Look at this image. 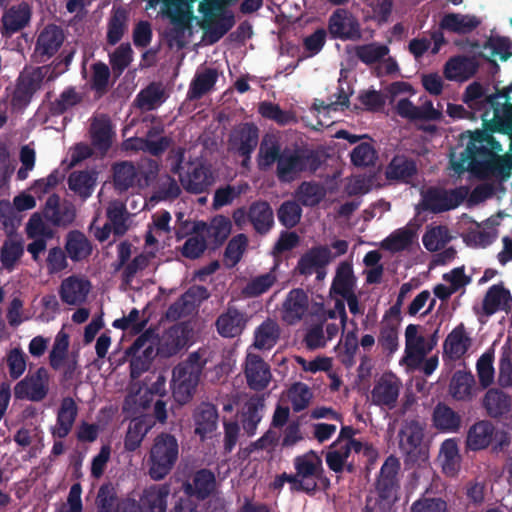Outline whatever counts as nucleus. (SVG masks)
Masks as SVG:
<instances>
[{
  "label": "nucleus",
  "mask_w": 512,
  "mask_h": 512,
  "mask_svg": "<svg viewBox=\"0 0 512 512\" xmlns=\"http://www.w3.org/2000/svg\"><path fill=\"white\" fill-rule=\"evenodd\" d=\"M89 136L94 150L102 156L106 155L115 136L110 118L105 114L93 117L89 128Z\"/></svg>",
  "instance_id": "f3484780"
},
{
  "label": "nucleus",
  "mask_w": 512,
  "mask_h": 512,
  "mask_svg": "<svg viewBox=\"0 0 512 512\" xmlns=\"http://www.w3.org/2000/svg\"><path fill=\"white\" fill-rule=\"evenodd\" d=\"M170 22L172 28L168 31L167 37L170 43H174L179 48L185 46V35L187 31H191V22L193 14L190 10H184L180 7L170 13Z\"/></svg>",
  "instance_id": "c9c22d12"
},
{
  "label": "nucleus",
  "mask_w": 512,
  "mask_h": 512,
  "mask_svg": "<svg viewBox=\"0 0 512 512\" xmlns=\"http://www.w3.org/2000/svg\"><path fill=\"white\" fill-rule=\"evenodd\" d=\"M321 164L320 155L314 149L299 146L293 149L285 147L276 166V176L281 183H291L302 173H315Z\"/></svg>",
  "instance_id": "f03ea898"
},
{
  "label": "nucleus",
  "mask_w": 512,
  "mask_h": 512,
  "mask_svg": "<svg viewBox=\"0 0 512 512\" xmlns=\"http://www.w3.org/2000/svg\"><path fill=\"white\" fill-rule=\"evenodd\" d=\"M23 254L24 246L22 240L6 239L0 249V261L3 268L12 271Z\"/></svg>",
  "instance_id": "4d7b16f0"
},
{
  "label": "nucleus",
  "mask_w": 512,
  "mask_h": 512,
  "mask_svg": "<svg viewBox=\"0 0 512 512\" xmlns=\"http://www.w3.org/2000/svg\"><path fill=\"white\" fill-rule=\"evenodd\" d=\"M164 90L157 83H151L136 96V106L142 110L151 111L163 102Z\"/></svg>",
  "instance_id": "5fc2aeb1"
},
{
  "label": "nucleus",
  "mask_w": 512,
  "mask_h": 512,
  "mask_svg": "<svg viewBox=\"0 0 512 512\" xmlns=\"http://www.w3.org/2000/svg\"><path fill=\"white\" fill-rule=\"evenodd\" d=\"M327 29L334 40L358 41L362 38L361 24L348 9H336L329 16Z\"/></svg>",
  "instance_id": "9d476101"
},
{
  "label": "nucleus",
  "mask_w": 512,
  "mask_h": 512,
  "mask_svg": "<svg viewBox=\"0 0 512 512\" xmlns=\"http://www.w3.org/2000/svg\"><path fill=\"white\" fill-rule=\"evenodd\" d=\"M78 415V407L71 397L62 399L56 419V425L52 428L55 438L63 439L71 432Z\"/></svg>",
  "instance_id": "473e14b6"
},
{
  "label": "nucleus",
  "mask_w": 512,
  "mask_h": 512,
  "mask_svg": "<svg viewBox=\"0 0 512 512\" xmlns=\"http://www.w3.org/2000/svg\"><path fill=\"white\" fill-rule=\"evenodd\" d=\"M497 439L494 449H502L509 444L507 433L497 431L489 420H479L468 430L466 446L471 451H480L488 448L493 440Z\"/></svg>",
  "instance_id": "1a4fd4ad"
},
{
  "label": "nucleus",
  "mask_w": 512,
  "mask_h": 512,
  "mask_svg": "<svg viewBox=\"0 0 512 512\" xmlns=\"http://www.w3.org/2000/svg\"><path fill=\"white\" fill-rule=\"evenodd\" d=\"M449 241V230L443 225L428 229L422 237L424 247L430 252L442 249Z\"/></svg>",
  "instance_id": "338daca9"
},
{
  "label": "nucleus",
  "mask_w": 512,
  "mask_h": 512,
  "mask_svg": "<svg viewBox=\"0 0 512 512\" xmlns=\"http://www.w3.org/2000/svg\"><path fill=\"white\" fill-rule=\"evenodd\" d=\"M424 424L417 419L404 420L399 433V449L405 455V461L416 462L422 451Z\"/></svg>",
  "instance_id": "9b49d317"
},
{
  "label": "nucleus",
  "mask_w": 512,
  "mask_h": 512,
  "mask_svg": "<svg viewBox=\"0 0 512 512\" xmlns=\"http://www.w3.org/2000/svg\"><path fill=\"white\" fill-rule=\"evenodd\" d=\"M69 335L60 331L54 340L52 349L49 353V364L55 371L59 370L68 359Z\"/></svg>",
  "instance_id": "052dcab7"
},
{
  "label": "nucleus",
  "mask_w": 512,
  "mask_h": 512,
  "mask_svg": "<svg viewBox=\"0 0 512 512\" xmlns=\"http://www.w3.org/2000/svg\"><path fill=\"white\" fill-rule=\"evenodd\" d=\"M43 75L38 69L31 75L20 79L13 94V104L15 106H26L30 103L35 92L40 89Z\"/></svg>",
  "instance_id": "37998d69"
},
{
  "label": "nucleus",
  "mask_w": 512,
  "mask_h": 512,
  "mask_svg": "<svg viewBox=\"0 0 512 512\" xmlns=\"http://www.w3.org/2000/svg\"><path fill=\"white\" fill-rule=\"evenodd\" d=\"M198 11L203 15L199 25L210 45L217 43L235 25L233 13L226 10L218 0L201 2Z\"/></svg>",
  "instance_id": "423d86ee"
},
{
  "label": "nucleus",
  "mask_w": 512,
  "mask_h": 512,
  "mask_svg": "<svg viewBox=\"0 0 512 512\" xmlns=\"http://www.w3.org/2000/svg\"><path fill=\"white\" fill-rule=\"evenodd\" d=\"M471 339L467 335L463 323L457 325L447 336L443 344V352L451 360L460 359L469 349Z\"/></svg>",
  "instance_id": "4c0bfd02"
},
{
  "label": "nucleus",
  "mask_w": 512,
  "mask_h": 512,
  "mask_svg": "<svg viewBox=\"0 0 512 512\" xmlns=\"http://www.w3.org/2000/svg\"><path fill=\"white\" fill-rule=\"evenodd\" d=\"M183 188L192 194L206 192L214 182L211 170L202 163H189L187 172L179 175Z\"/></svg>",
  "instance_id": "a211bd4d"
},
{
  "label": "nucleus",
  "mask_w": 512,
  "mask_h": 512,
  "mask_svg": "<svg viewBox=\"0 0 512 512\" xmlns=\"http://www.w3.org/2000/svg\"><path fill=\"white\" fill-rule=\"evenodd\" d=\"M217 482L215 474L207 468L197 470L191 480L182 484L183 494L193 496L198 501L208 499L216 490Z\"/></svg>",
  "instance_id": "6ab92c4d"
},
{
  "label": "nucleus",
  "mask_w": 512,
  "mask_h": 512,
  "mask_svg": "<svg viewBox=\"0 0 512 512\" xmlns=\"http://www.w3.org/2000/svg\"><path fill=\"white\" fill-rule=\"evenodd\" d=\"M467 194L468 190L465 187L449 190L430 187L423 194L422 205L424 210L438 214L457 208L465 200Z\"/></svg>",
  "instance_id": "6e6552de"
},
{
  "label": "nucleus",
  "mask_w": 512,
  "mask_h": 512,
  "mask_svg": "<svg viewBox=\"0 0 512 512\" xmlns=\"http://www.w3.org/2000/svg\"><path fill=\"white\" fill-rule=\"evenodd\" d=\"M169 494L168 484L151 485L144 490L141 502L150 512H166Z\"/></svg>",
  "instance_id": "49530a36"
},
{
  "label": "nucleus",
  "mask_w": 512,
  "mask_h": 512,
  "mask_svg": "<svg viewBox=\"0 0 512 512\" xmlns=\"http://www.w3.org/2000/svg\"><path fill=\"white\" fill-rule=\"evenodd\" d=\"M385 178L389 181L409 183L417 174V165L412 158L395 155L385 169Z\"/></svg>",
  "instance_id": "f704fd0d"
},
{
  "label": "nucleus",
  "mask_w": 512,
  "mask_h": 512,
  "mask_svg": "<svg viewBox=\"0 0 512 512\" xmlns=\"http://www.w3.org/2000/svg\"><path fill=\"white\" fill-rule=\"evenodd\" d=\"M91 71L90 87L99 97H102L109 88L110 69L107 64L98 61L92 64Z\"/></svg>",
  "instance_id": "0e129e2a"
},
{
  "label": "nucleus",
  "mask_w": 512,
  "mask_h": 512,
  "mask_svg": "<svg viewBox=\"0 0 512 512\" xmlns=\"http://www.w3.org/2000/svg\"><path fill=\"white\" fill-rule=\"evenodd\" d=\"M332 259L333 254L327 245L313 246L301 255L295 273L305 277L311 276L317 268H326Z\"/></svg>",
  "instance_id": "412c9836"
},
{
  "label": "nucleus",
  "mask_w": 512,
  "mask_h": 512,
  "mask_svg": "<svg viewBox=\"0 0 512 512\" xmlns=\"http://www.w3.org/2000/svg\"><path fill=\"white\" fill-rule=\"evenodd\" d=\"M295 473H292L293 488L297 493L314 496L319 490V482L329 484L323 475L324 469L321 458L313 451L298 455L293 459Z\"/></svg>",
  "instance_id": "39448f33"
},
{
  "label": "nucleus",
  "mask_w": 512,
  "mask_h": 512,
  "mask_svg": "<svg viewBox=\"0 0 512 512\" xmlns=\"http://www.w3.org/2000/svg\"><path fill=\"white\" fill-rule=\"evenodd\" d=\"M129 13L122 6L113 7L107 24L106 41L114 46L123 38L128 29Z\"/></svg>",
  "instance_id": "c03bdc74"
},
{
  "label": "nucleus",
  "mask_w": 512,
  "mask_h": 512,
  "mask_svg": "<svg viewBox=\"0 0 512 512\" xmlns=\"http://www.w3.org/2000/svg\"><path fill=\"white\" fill-rule=\"evenodd\" d=\"M123 499L118 496L112 483H104L100 486L95 500L97 512H119Z\"/></svg>",
  "instance_id": "09e8293b"
},
{
  "label": "nucleus",
  "mask_w": 512,
  "mask_h": 512,
  "mask_svg": "<svg viewBox=\"0 0 512 512\" xmlns=\"http://www.w3.org/2000/svg\"><path fill=\"white\" fill-rule=\"evenodd\" d=\"M283 149L279 138L275 134L266 133L260 142L257 155V165L261 171H267L275 163H279Z\"/></svg>",
  "instance_id": "c85d7f7f"
},
{
  "label": "nucleus",
  "mask_w": 512,
  "mask_h": 512,
  "mask_svg": "<svg viewBox=\"0 0 512 512\" xmlns=\"http://www.w3.org/2000/svg\"><path fill=\"white\" fill-rule=\"evenodd\" d=\"M279 337V325L268 318L255 329L253 345L260 350H270L277 344Z\"/></svg>",
  "instance_id": "a18cd8bd"
},
{
  "label": "nucleus",
  "mask_w": 512,
  "mask_h": 512,
  "mask_svg": "<svg viewBox=\"0 0 512 512\" xmlns=\"http://www.w3.org/2000/svg\"><path fill=\"white\" fill-rule=\"evenodd\" d=\"M276 265L267 273L252 278L243 288L246 297H258L266 293L277 281Z\"/></svg>",
  "instance_id": "864d4df0"
},
{
  "label": "nucleus",
  "mask_w": 512,
  "mask_h": 512,
  "mask_svg": "<svg viewBox=\"0 0 512 512\" xmlns=\"http://www.w3.org/2000/svg\"><path fill=\"white\" fill-rule=\"evenodd\" d=\"M32 10L28 3L21 2L5 10L1 17L3 37H11L26 28L31 20Z\"/></svg>",
  "instance_id": "4be33fe9"
},
{
  "label": "nucleus",
  "mask_w": 512,
  "mask_h": 512,
  "mask_svg": "<svg viewBox=\"0 0 512 512\" xmlns=\"http://www.w3.org/2000/svg\"><path fill=\"white\" fill-rule=\"evenodd\" d=\"M258 112L263 118L272 120L282 126L296 121L295 115L292 112L282 110L278 104L268 101H263L259 104Z\"/></svg>",
  "instance_id": "e2e57ef3"
},
{
  "label": "nucleus",
  "mask_w": 512,
  "mask_h": 512,
  "mask_svg": "<svg viewBox=\"0 0 512 512\" xmlns=\"http://www.w3.org/2000/svg\"><path fill=\"white\" fill-rule=\"evenodd\" d=\"M114 187L125 192L135 185L138 178L136 166L130 161L116 162L112 166Z\"/></svg>",
  "instance_id": "de8ad7c7"
},
{
  "label": "nucleus",
  "mask_w": 512,
  "mask_h": 512,
  "mask_svg": "<svg viewBox=\"0 0 512 512\" xmlns=\"http://www.w3.org/2000/svg\"><path fill=\"white\" fill-rule=\"evenodd\" d=\"M478 70V63L473 57L454 56L444 65L443 74L447 80H467Z\"/></svg>",
  "instance_id": "e433bc0d"
},
{
  "label": "nucleus",
  "mask_w": 512,
  "mask_h": 512,
  "mask_svg": "<svg viewBox=\"0 0 512 512\" xmlns=\"http://www.w3.org/2000/svg\"><path fill=\"white\" fill-rule=\"evenodd\" d=\"M357 278L353 271L352 262L342 261L336 267L335 275L333 277L330 294L340 297L346 296L355 292Z\"/></svg>",
  "instance_id": "72a5a7b5"
},
{
  "label": "nucleus",
  "mask_w": 512,
  "mask_h": 512,
  "mask_svg": "<svg viewBox=\"0 0 512 512\" xmlns=\"http://www.w3.org/2000/svg\"><path fill=\"white\" fill-rule=\"evenodd\" d=\"M82 100L83 95L77 92L75 87L69 86L60 93L57 99L50 103L49 111L53 116H60L70 108L80 104Z\"/></svg>",
  "instance_id": "603ef678"
},
{
  "label": "nucleus",
  "mask_w": 512,
  "mask_h": 512,
  "mask_svg": "<svg viewBox=\"0 0 512 512\" xmlns=\"http://www.w3.org/2000/svg\"><path fill=\"white\" fill-rule=\"evenodd\" d=\"M482 406L487 416L500 420L507 418L512 409V398L500 388H490L486 391Z\"/></svg>",
  "instance_id": "a878e982"
},
{
  "label": "nucleus",
  "mask_w": 512,
  "mask_h": 512,
  "mask_svg": "<svg viewBox=\"0 0 512 512\" xmlns=\"http://www.w3.org/2000/svg\"><path fill=\"white\" fill-rule=\"evenodd\" d=\"M91 287V282L88 279L71 275L62 280L59 296L63 303L79 306L86 302Z\"/></svg>",
  "instance_id": "5701e85b"
},
{
  "label": "nucleus",
  "mask_w": 512,
  "mask_h": 512,
  "mask_svg": "<svg viewBox=\"0 0 512 512\" xmlns=\"http://www.w3.org/2000/svg\"><path fill=\"white\" fill-rule=\"evenodd\" d=\"M401 388V382L393 373H384L376 381L371 391V401L374 405L392 409L396 406Z\"/></svg>",
  "instance_id": "2eb2a0df"
},
{
  "label": "nucleus",
  "mask_w": 512,
  "mask_h": 512,
  "mask_svg": "<svg viewBox=\"0 0 512 512\" xmlns=\"http://www.w3.org/2000/svg\"><path fill=\"white\" fill-rule=\"evenodd\" d=\"M218 80V72L214 68H205L196 72L187 92V99L195 101L209 93Z\"/></svg>",
  "instance_id": "79ce46f5"
},
{
  "label": "nucleus",
  "mask_w": 512,
  "mask_h": 512,
  "mask_svg": "<svg viewBox=\"0 0 512 512\" xmlns=\"http://www.w3.org/2000/svg\"><path fill=\"white\" fill-rule=\"evenodd\" d=\"M442 469L447 475H454L459 469L460 455L457 442L454 439H446L440 448Z\"/></svg>",
  "instance_id": "6e6d98bb"
},
{
  "label": "nucleus",
  "mask_w": 512,
  "mask_h": 512,
  "mask_svg": "<svg viewBox=\"0 0 512 512\" xmlns=\"http://www.w3.org/2000/svg\"><path fill=\"white\" fill-rule=\"evenodd\" d=\"M414 236L411 229H397L383 240L382 247L390 252L403 251L412 245Z\"/></svg>",
  "instance_id": "680f3d73"
},
{
  "label": "nucleus",
  "mask_w": 512,
  "mask_h": 512,
  "mask_svg": "<svg viewBox=\"0 0 512 512\" xmlns=\"http://www.w3.org/2000/svg\"><path fill=\"white\" fill-rule=\"evenodd\" d=\"M218 410L212 403H201L194 412L195 433L204 439L217 428Z\"/></svg>",
  "instance_id": "a19ab883"
},
{
  "label": "nucleus",
  "mask_w": 512,
  "mask_h": 512,
  "mask_svg": "<svg viewBox=\"0 0 512 512\" xmlns=\"http://www.w3.org/2000/svg\"><path fill=\"white\" fill-rule=\"evenodd\" d=\"M309 308L308 294L302 288L290 290L282 304V319L288 325L298 323Z\"/></svg>",
  "instance_id": "b1692460"
},
{
  "label": "nucleus",
  "mask_w": 512,
  "mask_h": 512,
  "mask_svg": "<svg viewBox=\"0 0 512 512\" xmlns=\"http://www.w3.org/2000/svg\"><path fill=\"white\" fill-rule=\"evenodd\" d=\"M302 208L294 200L284 201L277 210V217L282 226L292 229L301 220Z\"/></svg>",
  "instance_id": "69168bd1"
},
{
  "label": "nucleus",
  "mask_w": 512,
  "mask_h": 512,
  "mask_svg": "<svg viewBox=\"0 0 512 512\" xmlns=\"http://www.w3.org/2000/svg\"><path fill=\"white\" fill-rule=\"evenodd\" d=\"M179 458L178 439L161 432L153 439L147 459L148 475L154 481L163 480L175 467Z\"/></svg>",
  "instance_id": "7ed1b4c3"
},
{
  "label": "nucleus",
  "mask_w": 512,
  "mask_h": 512,
  "mask_svg": "<svg viewBox=\"0 0 512 512\" xmlns=\"http://www.w3.org/2000/svg\"><path fill=\"white\" fill-rule=\"evenodd\" d=\"M248 219L259 234L268 233L274 225V214L267 201H255L248 210Z\"/></svg>",
  "instance_id": "ea45409f"
},
{
  "label": "nucleus",
  "mask_w": 512,
  "mask_h": 512,
  "mask_svg": "<svg viewBox=\"0 0 512 512\" xmlns=\"http://www.w3.org/2000/svg\"><path fill=\"white\" fill-rule=\"evenodd\" d=\"M265 408L264 398L260 395L251 396L242 406L239 419L242 429L248 437L257 432V427L263 418Z\"/></svg>",
  "instance_id": "393cba45"
},
{
  "label": "nucleus",
  "mask_w": 512,
  "mask_h": 512,
  "mask_svg": "<svg viewBox=\"0 0 512 512\" xmlns=\"http://www.w3.org/2000/svg\"><path fill=\"white\" fill-rule=\"evenodd\" d=\"M205 361L199 352H192L185 361L173 368L171 388L174 400L179 405L189 403L196 391Z\"/></svg>",
  "instance_id": "20e7f679"
},
{
  "label": "nucleus",
  "mask_w": 512,
  "mask_h": 512,
  "mask_svg": "<svg viewBox=\"0 0 512 512\" xmlns=\"http://www.w3.org/2000/svg\"><path fill=\"white\" fill-rule=\"evenodd\" d=\"M44 217L54 226H67L75 219V209L69 204H60V197L57 194L50 195L43 210Z\"/></svg>",
  "instance_id": "2f4dec72"
},
{
  "label": "nucleus",
  "mask_w": 512,
  "mask_h": 512,
  "mask_svg": "<svg viewBox=\"0 0 512 512\" xmlns=\"http://www.w3.org/2000/svg\"><path fill=\"white\" fill-rule=\"evenodd\" d=\"M192 329L188 323H176L168 328L159 341L157 353L164 358L177 355L187 347L191 337Z\"/></svg>",
  "instance_id": "ddd939ff"
},
{
  "label": "nucleus",
  "mask_w": 512,
  "mask_h": 512,
  "mask_svg": "<svg viewBox=\"0 0 512 512\" xmlns=\"http://www.w3.org/2000/svg\"><path fill=\"white\" fill-rule=\"evenodd\" d=\"M155 422L151 415L143 414L134 417L128 426L124 438V448L128 452L136 451L142 444L144 437L152 429Z\"/></svg>",
  "instance_id": "7c9ffc66"
},
{
  "label": "nucleus",
  "mask_w": 512,
  "mask_h": 512,
  "mask_svg": "<svg viewBox=\"0 0 512 512\" xmlns=\"http://www.w3.org/2000/svg\"><path fill=\"white\" fill-rule=\"evenodd\" d=\"M95 175L93 172L74 171L68 177L69 189L83 198L91 196L95 186Z\"/></svg>",
  "instance_id": "3c124183"
},
{
  "label": "nucleus",
  "mask_w": 512,
  "mask_h": 512,
  "mask_svg": "<svg viewBox=\"0 0 512 512\" xmlns=\"http://www.w3.org/2000/svg\"><path fill=\"white\" fill-rule=\"evenodd\" d=\"M63 42V30L55 24H49L38 35L35 52L45 61L58 52Z\"/></svg>",
  "instance_id": "bb28decb"
},
{
  "label": "nucleus",
  "mask_w": 512,
  "mask_h": 512,
  "mask_svg": "<svg viewBox=\"0 0 512 512\" xmlns=\"http://www.w3.org/2000/svg\"><path fill=\"white\" fill-rule=\"evenodd\" d=\"M512 82L491 95H486L479 82L469 84L462 101L469 109L479 114L484 124L483 130H467L460 135V142L466 147L459 153L458 159L451 155L452 169L459 175L469 171L480 179L491 176L506 180L511 175L512 163L497 153L502 151L501 144L492 135L495 131L512 129V103L510 93Z\"/></svg>",
  "instance_id": "f257e3e1"
},
{
  "label": "nucleus",
  "mask_w": 512,
  "mask_h": 512,
  "mask_svg": "<svg viewBox=\"0 0 512 512\" xmlns=\"http://www.w3.org/2000/svg\"><path fill=\"white\" fill-rule=\"evenodd\" d=\"M244 374L247 385L254 391H263L271 380L270 366L257 354L246 356Z\"/></svg>",
  "instance_id": "aec40b11"
},
{
  "label": "nucleus",
  "mask_w": 512,
  "mask_h": 512,
  "mask_svg": "<svg viewBox=\"0 0 512 512\" xmlns=\"http://www.w3.org/2000/svg\"><path fill=\"white\" fill-rule=\"evenodd\" d=\"M248 321L247 312L229 302L226 309L217 317L215 327L223 338H235L243 333Z\"/></svg>",
  "instance_id": "4468645a"
},
{
  "label": "nucleus",
  "mask_w": 512,
  "mask_h": 512,
  "mask_svg": "<svg viewBox=\"0 0 512 512\" xmlns=\"http://www.w3.org/2000/svg\"><path fill=\"white\" fill-rule=\"evenodd\" d=\"M324 196L323 188L316 182H303L297 190L298 200L305 207L318 205Z\"/></svg>",
  "instance_id": "774afa93"
},
{
  "label": "nucleus",
  "mask_w": 512,
  "mask_h": 512,
  "mask_svg": "<svg viewBox=\"0 0 512 512\" xmlns=\"http://www.w3.org/2000/svg\"><path fill=\"white\" fill-rule=\"evenodd\" d=\"M389 47L385 44L372 42L356 46V57L366 65H372L379 62L389 54Z\"/></svg>",
  "instance_id": "13d9d810"
},
{
  "label": "nucleus",
  "mask_w": 512,
  "mask_h": 512,
  "mask_svg": "<svg viewBox=\"0 0 512 512\" xmlns=\"http://www.w3.org/2000/svg\"><path fill=\"white\" fill-rule=\"evenodd\" d=\"M433 424L441 431L457 432L461 426V417L452 408L440 403L433 411Z\"/></svg>",
  "instance_id": "8fccbe9b"
},
{
  "label": "nucleus",
  "mask_w": 512,
  "mask_h": 512,
  "mask_svg": "<svg viewBox=\"0 0 512 512\" xmlns=\"http://www.w3.org/2000/svg\"><path fill=\"white\" fill-rule=\"evenodd\" d=\"M349 447L340 440H335L325 455L328 468L335 473H342L349 457Z\"/></svg>",
  "instance_id": "bf43d9fd"
},
{
  "label": "nucleus",
  "mask_w": 512,
  "mask_h": 512,
  "mask_svg": "<svg viewBox=\"0 0 512 512\" xmlns=\"http://www.w3.org/2000/svg\"><path fill=\"white\" fill-rule=\"evenodd\" d=\"M481 25V20L476 15L461 13H446L439 22V28L458 35L472 33Z\"/></svg>",
  "instance_id": "c756f323"
},
{
  "label": "nucleus",
  "mask_w": 512,
  "mask_h": 512,
  "mask_svg": "<svg viewBox=\"0 0 512 512\" xmlns=\"http://www.w3.org/2000/svg\"><path fill=\"white\" fill-rule=\"evenodd\" d=\"M399 470L400 462L393 455L387 457L380 468L375 488L378 495L377 505L382 512H390L398 499L397 492L400 488Z\"/></svg>",
  "instance_id": "0eeeda50"
},
{
  "label": "nucleus",
  "mask_w": 512,
  "mask_h": 512,
  "mask_svg": "<svg viewBox=\"0 0 512 512\" xmlns=\"http://www.w3.org/2000/svg\"><path fill=\"white\" fill-rule=\"evenodd\" d=\"M49 391V374L45 367H39L35 373L28 374L14 387L16 399L33 402L42 401Z\"/></svg>",
  "instance_id": "f8f14e48"
},
{
  "label": "nucleus",
  "mask_w": 512,
  "mask_h": 512,
  "mask_svg": "<svg viewBox=\"0 0 512 512\" xmlns=\"http://www.w3.org/2000/svg\"><path fill=\"white\" fill-rule=\"evenodd\" d=\"M512 306V295L502 283L488 288L483 301L482 311L485 316H492L498 311H508Z\"/></svg>",
  "instance_id": "cd10ccee"
},
{
  "label": "nucleus",
  "mask_w": 512,
  "mask_h": 512,
  "mask_svg": "<svg viewBox=\"0 0 512 512\" xmlns=\"http://www.w3.org/2000/svg\"><path fill=\"white\" fill-rule=\"evenodd\" d=\"M64 248L73 262L87 259L93 250L90 240L79 230H72L66 234Z\"/></svg>",
  "instance_id": "58836bf2"
},
{
  "label": "nucleus",
  "mask_w": 512,
  "mask_h": 512,
  "mask_svg": "<svg viewBox=\"0 0 512 512\" xmlns=\"http://www.w3.org/2000/svg\"><path fill=\"white\" fill-rule=\"evenodd\" d=\"M259 143V129L252 122L238 125L230 134L229 145L239 156L252 155Z\"/></svg>",
  "instance_id": "dca6fc26"
}]
</instances>
